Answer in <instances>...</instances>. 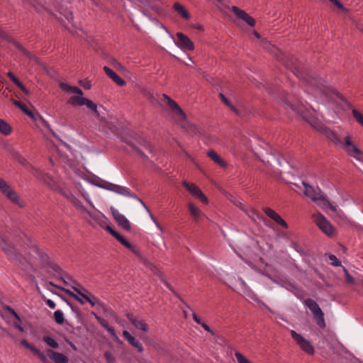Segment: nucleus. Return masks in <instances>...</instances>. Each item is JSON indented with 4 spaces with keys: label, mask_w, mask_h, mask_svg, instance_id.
<instances>
[{
    "label": "nucleus",
    "mask_w": 363,
    "mask_h": 363,
    "mask_svg": "<svg viewBox=\"0 0 363 363\" xmlns=\"http://www.w3.org/2000/svg\"><path fill=\"white\" fill-rule=\"evenodd\" d=\"M60 86L62 89L66 91H70L77 94L83 95L82 91L77 86H71L65 83H61Z\"/></svg>",
    "instance_id": "31"
},
{
    "label": "nucleus",
    "mask_w": 363,
    "mask_h": 363,
    "mask_svg": "<svg viewBox=\"0 0 363 363\" xmlns=\"http://www.w3.org/2000/svg\"><path fill=\"white\" fill-rule=\"evenodd\" d=\"M234 204L236 206L239 207L242 211H246V208H245V205L242 204L240 201L236 200L234 201Z\"/></svg>",
    "instance_id": "55"
},
{
    "label": "nucleus",
    "mask_w": 363,
    "mask_h": 363,
    "mask_svg": "<svg viewBox=\"0 0 363 363\" xmlns=\"http://www.w3.org/2000/svg\"><path fill=\"white\" fill-rule=\"evenodd\" d=\"M264 212L268 217H269L273 220H274V219H276L277 217L279 216V214L270 208H264Z\"/></svg>",
    "instance_id": "40"
},
{
    "label": "nucleus",
    "mask_w": 363,
    "mask_h": 363,
    "mask_svg": "<svg viewBox=\"0 0 363 363\" xmlns=\"http://www.w3.org/2000/svg\"><path fill=\"white\" fill-rule=\"evenodd\" d=\"M123 336L131 346L138 350V352H143L144 348L142 343L134 336L131 335L128 331L123 330Z\"/></svg>",
    "instance_id": "18"
},
{
    "label": "nucleus",
    "mask_w": 363,
    "mask_h": 363,
    "mask_svg": "<svg viewBox=\"0 0 363 363\" xmlns=\"http://www.w3.org/2000/svg\"><path fill=\"white\" fill-rule=\"evenodd\" d=\"M188 209L191 216L196 222L199 221L201 217L203 216L202 211L191 202L188 203Z\"/></svg>",
    "instance_id": "24"
},
{
    "label": "nucleus",
    "mask_w": 363,
    "mask_h": 363,
    "mask_svg": "<svg viewBox=\"0 0 363 363\" xmlns=\"http://www.w3.org/2000/svg\"><path fill=\"white\" fill-rule=\"evenodd\" d=\"M0 191L13 203L17 205L20 208H23L25 206L24 201L20 199L17 192L13 190L4 179L1 178H0Z\"/></svg>",
    "instance_id": "3"
},
{
    "label": "nucleus",
    "mask_w": 363,
    "mask_h": 363,
    "mask_svg": "<svg viewBox=\"0 0 363 363\" xmlns=\"http://www.w3.org/2000/svg\"><path fill=\"white\" fill-rule=\"evenodd\" d=\"M235 357L238 363H252L242 354L239 352L235 353Z\"/></svg>",
    "instance_id": "43"
},
{
    "label": "nucleus",
    "mask_w": 363,
    "mask_h": 363,
    "mask_svg": "<svg viewBox=\"0 0 363 363\" xmlns=\"http://www.w3.org/2000/svg\"><path fill=\"white\" fill-rule=\"evenodd\" d=\"M182 185L192 196L200 199L204 203H208L207 197L203 194L197 185L194 183H189L186 181H183Z\"/></svg>",
    "instance_id": "11"
},
{
    "label": "nucleus",
    "mask_w": 363,
    "mask_h": 363,
    "mask_svg": "<svg viewBox=\"0 0 363 363\" xmlns=\"http://www.w3.org/2000/svg\"><path fill=\"white\" fill-rule=\"evenodd\" d=\"M88 302L92 306H95L96 304H101V303L97 300V298L91 294H90V297H89V299H88Z\"/></svg>",
    "instance_id": "51"
},
{
    "label": "nucleus",
    "mask_w": 363,
    "mask_h": 363,
    "mask_svg": "<svg viewBox=\"0 0 363 363\" xmlns=\"http://www.w3.org/2000/svg\"><path fill=\"white\" fill-rule=\"evenodd\" d=\"M302 184L304 186L305 196L311 198L313 201H315L318 198H320V196L323 194L319 188L315 189L305 182H303Z\"/></svg>",
    "instance_id": "15"
},
{
    "label": "nucleus",
    "mask_w": 363,
    "mask_h": 363,
    "mask_svg": "<svg viewBox=\"0 0 363 363\" xmlns=\"http://www.w3.org/2000/svg\"><path fill=\"white\" fill-rule=\"evenodd\" d=\"M219 95H220V99L225 105H227L228 107H230L232 111H233L236 113H238V110L231 104L230 101L222 93H220Z\"/></svg>",
    "instance_id": "41"
},
{
    "label": "nucleus",
    "mask_w": 363,
    "mask_h": 363,
    "mask_svg": "<svg viewBox=\"0 0 363 363\" xmlns=\"http://www.w3.org/2000/svg\"><path fill=\"white\" fill-rule=\"evenodd\" d=\"M40 179H42L47 186L53 191H60V186L55 182V181L48 174L38 173L36 175Z\"/></svg>",
    "instance_id": "20"
},
{
    "label": "nucleus",
    "mask_w": 363,
    "mask_h": 363,
    "mask_svg": "<svg viewBox=\"0 0 363 363\" xmlns=\"http://www.w3.org/2000/svg\"><path fill=\"white\" fill-rule=\"evenodd\" d=\"M174 9L179 13L185 19H189L190 15L188 13V11L184 9V7L181 5L179 3H174L173 6Z\"/></svg>",
    "instance_id": "28"
},
{
    "label": "nucleus",
    "mask_w": 363,
    "mask_h": 363,
    "mask_svg": "<svg viewBox=\"0 0 363 363\" xmlns=\"http://www.w3.org/2000/svg\"><path fill=\"white\" fill-rule=\"evenodd\" d=\"M344 272L345 273V276H346V280L347 282H350V283H352L354 281V279L352 278V277L348 273L347 270L344 268Z\"/></svg>",
    "instance_id": "53"
},
{
    "label": "nucleus",
    "mask_w": 363,
    "mask_h": 363,
    "mask_svg": "<svg viewBox=\"0 0 363 363\" xmlns=\"http://www.w3.org/2000/svg\"><path fill=\"white\" fill-rule=\"evenodd\" d=\"M104 357L107 363H115L116 358L111 352L106 351L104 353Z\"/></svg>",
    "instance_id": "45"
},
{
    "label": "nucleus",
    "mask_w": 363,
    "mask_h": 363,
    "mask_svg": "<svg viewBox=\"0 0 363 363\" xmlns=\"http://www.w3.org/2000/svg\"><path fill=\"white\" fill-rule=\"evenodd\" d=\"M106 230L118 241L121 237L122 236L115 230H113L111 227L107 226Z\"/></svg>",
    "instance_id": "48"
},
{
    "label": "nucleus",
    "mask_w": 363,
    "mask_h": 363,
    "mask_svg": "<svg viewBox=\"0 0 363 363\" xmlns=\"http://www.w3.org/2000/svg\"><path fill=\"white\" fill-rule=\"evenodd\" d=\"M164 101L169 105L170 108L178 115L182 119H185L186 114L182 110V108L179 106V105L173 101L170 97L167 96L166 94L163 95Z\"/></svg>",
    "instance_id": "19"
},
{
    "label": "nucleus",
    "mask_w": 363,
    "mask_h": 363,
    "mask_svg": "<svg viewBox=\"0 0 363 363\" xmlns=\"http://www.w3.org/2000/svg\"><path fill=\"white\" fill-rule=\"evenodd\" d=\"M230 11L236 16L237 18L246 22L250 26L254 27L255 26V20L245 11L235 6H232Z\"/></svg>",
    "instance_id": "12"
},
{
    "label": "nucleus",
    "mask_w": 363,
    "mask_h": 363,
    "mask_svg": "<svg viewBox=\"0 0 363 363\" xmlns=\"http://www.w3.org/2000/svg\"><path fill=\"white\" fill-rule=\"evenodd\" d=\"M0 247L7 255L9 259L16 264L21 263V255L17 254L16 249L13 245L0 235Z\"/></svg>",
    "instance_id": "8"
},
{
    "label": "nucleus",
    "mask_w": 363,
    "mask_h": 363,
    "mask_svg": "<svg viewBox=\"0 0 363 363\" xmlns=\"http://www.w3.org/2000/svg\"><path fill=\"white\" fill-rule=\"evenodd\" d=\"M313 219L317 226L328 236L333 237L335 235V228L323 214L320 213L313 214Z\"/></svg>",
    "instance_id": "4"
},
{
    "label": "nucleus",
    "mask_w": 363,
    "mask_h": 363,
    "mask_svg": "<svg viewBox=\"0 0 363 363\" xmlns=\"http://www.w3.org/2000/svg\"><path fill=\"white\" fill-rule=\"evenodd\" d=\"M67 279H69L72 281V284H71V286L77 294H78V291H83L86 292V290L85 289H84L79 283H77L73 280H71L69 277H67Z\"/></svg>",
    "instance_id": "42"
},
{
    "label": "nucleus",
    "mask_w": 363,
    "mask_h": 363,
    "mask_svg": "<svg viewBox=\"0 0 363 363\" xmlns=\"http://www.w3.org/2000/svg\"><path fill=\"white\" fill-rule=\"evenodd\" d=\"M78 294L82 296L84 299H85L86 301H88V299H89L90 294L87 291H78Z\"/></svg>",
    "instance_id": "52"
},
{
    "label": "nucleus",
    "mask_w": 363,
    "mask_h": 363,
    "mask_svg": "<svg viewBox=\"0 0 363 363\" xmlns=\"http://www.w3.org/2000/svg\"><path fill=\"white\" fill-rule=\"evenodd\" d=\"M238 281L240 283V288H241V290L245 294H250L252 293V291H250V289L248 288V286H247L246 283L245 282V281L242 279V278H239L238 279Z\"/></svg>",
    "instance_id": "38"
},
{
    "label": "nucleus",
    "mask_w": 363,
    "mask_h": 363,
    "mask_svg": "<svg viewBox=\"0 0 363 363\" xmlns=\"http://www.w3.org/2000/svg\"><path fill=\"white\" fill-rule=\"evenodd\" d=\"M15 84L18 87H19L21 89L22 91L25 92L26 94H28V91H27V89H26L24 85L20 81H18V82L16 83Z\"/></svg>",
    "instance_id": "56"
},
{
    "label": "nucleus",
    "mask_w": 363,
    "mask_h": 363,
    "mask_svg": "<svg viewBox=\"0 0 363 363\" xmlns=\"http://www.w3.org/2000/svg\"><path fill=\"white\" fill-rule=\"evenodd\" d=\"M54 318L57 324L62 325L64 323V314L60 310H57L54 312Z\"/></svg>",
    "instance_id": "35"
},
{
    "label": "nucleus",
    "mask_w": 363,
    "mask_h": 363,
    "mask_svg": "<svg viewBox=\"0 0 363 363\" xmlns=\"http://www.w3.org/2000/svg\"><path fill=\"white\" fill-rule=\"evenodd\" d=\"M111 213L116 221L118 224L123 228L125 230H129L130 228V224L129 220L118 210L116 208H111Z\"/></svg>",
    "instance_id": "14"
},
{
    "label": "nucleus",
    "mask_w": 363,
    "mask_h": 363,
    "mask_svg": "<svg viewBox=\"0 0 363 363\" xmlns=\"http://www.w3.org/2000/svg\"><path fill=\"white\" fill-rule=\"evenodd\" d=\"M70 201L78 209H79L82 213L86 214V219L89 221V223L91 225H99L101 226L103 225V219L104 218L102 213L99 211L96 212H90L88 211L74 196H72Z\"/></svg>",
    "instance_id": "2"
},
{
    "label": "nucleus",
    "mask_w": 363,
    "mask_h": 363,
    "mask_svg": "<svg viewBox=\"0 0 363 363\" xmlns=\"http://www.w3.org/2000/svg\"><path fill=\"white\" fill-rule=\"evenodd\" d=\"M177 45L180 48L184 50H193L194 49L193 42L186 35L182 33H177Z\"/></svg>",
    "instance_id": "13"
},
{
    "label": "nucleus",
    "mask_w": 363,
    "mask_h": 363,
    "mask_svg": "<svg viewBox=\"0 0 363 363\" xmlns=\"http://www.w3.org/2000/svg\"><path fill=\"white\" fill-rule=\"evenodd\" d=\"M21 343L23 346L26 347L27 349L30 350L32 352H33L34 349H35L36 347L30 345L26 340L23 339L21 341Z\"/></svg>",
    "instance_id": "50"
},
{
    "label": "nucleus",
    "mask_w": 363,
    "mask_h": 363,
    "mask_svg": "<svg viewBox=\"0 0 363 363\" xmlns=\"http://www.w3.org/2000/svg\"><path fill=\"white\" fill-rule=\"evenodd\" d=\"M352 113L355 120L363 127V115L356 109H353Z\"/></svg>",
    "instance_id": "39"
},
{
    "label": "nucleus",
    "mask_w": 363,
    "mask_h": 363,
    "mask_svg": "<svg viewBox=\"0 0 363 363\" xmlns=\"http://www.w3.org/2000/svg\"><path fill=\"white\" fill-rule=\"evenodd\" d=\"M102 187L106 190L115 192L118 194H120V195H122V196H124L126 197H130V198L135 199L139 201L143 206H145V204L142 201V200H140L136 196L135 194L133 193L130 190V189H128L125 186H120L118 184H114L107 182L104 186H102Z\"/></svg>",
    "instance_id": "7"
},
{
    "label": "nucleus",
    "mask_w": 363,
    "mask_h": 363,
    "mask_svg": "<svg viewBox=\"0 0 363 363\" xmlns=\"http://www.w3.org/2000/svg\"><path fill=\"white\" fill-rule=\"evenodd\" d=\"M48 357L55 363H69L68 357L62 353L54 351L52 349L46 350Z\"/></svg>",
    "instance_id": "16"
},
{
    "label": "nucleus",
    "mask_w": 363,
    "mask_h": 363,
    "mask_svg": "<svg viewBox=\"0 0 363 363\" xmlns=\"http://www.w3.org/2000/svg\"><path fill=\"white\" fill-rule=\"evenodd\" d=\"M245 213L252 219L255 220V217H257V213L254 208H250V210H247L246 208V211H245Z\"/></svg>",
    "instance_id": "49"
},
{
    "label": "nucleus",
    "mask_w": 363,
    "mask_h": 363,
    "mask_svg": "<svg viewBox=\"0 0 363 363\" xmlns=\"http://www.w3.org/2000/svg\"><path fill=\"white\" fill-rule=\"evenodd\" d=\"M128 144L131 146L138 152V155H140L141 157H145L144 153L141 152L138 148H137L132 143H128Z\"/></svg>",
    "instance_id": "60"
},
{
    "label": "nucleus",
    "mask_w": 363,
    "mask_h": 363,
    "mask_svg": "<svg viewBox=\"0 0 363 363\" xmlns=\"http://www.w3.org/2000/svg\"><path fill=\"white\" fill-rule=\"evenodd\" d=\"M15 84L18 87H19L21 89L22 91L25 92L26 94H28V91H27V89H26L24 85L20 81H18V82L16 83Z\"/></svg>",
    "instance_id": "57"
},
{
    "label": "nucleus",
    "mask_w": 363,
    "mask_h": 363,
    "mask_svg": "<svg viewBox=\"0 0 363 363\" xmlns=\"http://www.w3.org/2000/svg\"><path fill=\"white\" fill-rule=\"evenodd\" d=\"M83 95L77 94V96H73L69 98V103L73 106H83L86 98L82 96Z\"/></svg>",
    "instance_id": "29"
},
{
    "label": "nucleus",
    "mask_w": 363,
    "mask_h": 363,
    "mask_svg": "<svg viewBox=\"0 0 363 363\" xmlns=\"http://www.w3.org/2000/svg\"><path fill=\"white\" fill-rule=\"evenodd\" d=\"M8 76L14 84L18 82L19 79L12 72H8Z\"/></svg>",
    "instance_id": "61"
},
{
    "label": "nucleus",
    "mask_w": 363,
    "mask_h": 363,
    "mask_svg": "<svg viewBox=\"0 0 363 363\" xmlns=\"http://www.w3.org/2000/svg\"><path fill=\"white\" fill-rule=\"evenodd\" d=\"M201 325L202 326V328L207 332L210 333L211 334L213 335L214 333L213 331L210 328V327L206 324L205 323H202L201 324Z\"/></svg>",
    "instance_id": "59"
},
{
    "label": "nucleus",
    "mask_w": 363,
    "mask_h": 363,
    "mask_svg": "<svg viewBox=\"0 0 363 363\" xmlns=\"http://www.w3.org/2000/svg\"><path fill=\"white\" fill-rule=\"evenodd\" d=\"M291 247H293L296 251L298 252L301 253L302 250L301 249V247L296 242H292L291 244Z\"/></svg>",
    "instance_id": "62"
},
{
    "label": "nucleus",
    "mask_w": 363,
    "mask_h": 363,
    "mask_svg": "<svg viewBox=\"0 0 363 363\" xmlns=\"http://www.w3.org/2000/svg\"><path fill=\"white\" fill-rule=\"evenodd\" d=\"M84 105L86 106L88 108H89L92 111H94L95 113H96L97 116H99V114L97 113V105L96 104H94L91 100L86 98L84 100Z\"/></svg>",
    "instance_id": "37"
},
{
    "label": "nucleus",
    "mask_w": 363,
    "mask_h": 363,
    "mask_svg": "<svg viewBox=\"0 0 363 363\" xmlns=\"http://www.w3.org/2000/svg\"><path fill=\"white\" fill-rule=\"evenodd\" d=\"M13 104L19 108H21L26 114L34 118L33 113L28 109V108L25 104H22L21 101L17 100H13Z\"/></svg>",
    "instance_id": "32"
},
{
    "label": "nucleus",
    "mask_w": 363,
    "mask_h": 363,
    "mask_svg": "<svg viewBox=\"0 0 363 363\" xmlns=\"http://www.w3.org/2000/svg\"><path fill=\"white\" fill-rule=\"evenodd\" d=\"M104 328L106 330V331L118 342L120 341L118 337L117 336L114 329L108 325H104Z\"/></svg>",
    "instance_id": "44"
},
{
    "label": "nucleus",
    "mask_w": 363,
    "mask_h": 363,
    "mask_svg": "<svg viewBox=\"0 0 363 363\" xmlns=\"http://www.w3.org/2000/svg\"><path fill=\"white\" fill-rule=\"evenodd\" d=\"M17 160H18V162L23 166H26L28 164V162L26 161V160L23 157H18Z\"/></svg>",
    "instance_id": "64"
},
{
    "label": "nucleus",
    "mask_w": 363,
    "mask_h": 363,
    "mask_svg": "<svg viewBox=\"0 0 363 363\" xmlns=\"http://www.w3.org/2000/svg\"><path fill=\"white\" fill-rule=\"evenodd\" d=\"M315 202H316V203L327 213H328V211H330L333 213L334 216L339 217L342 220L345 218L343 212L338 208L337 206L333 205L328 199H326L323 194Z\"/></svg>",
    "instance_id": "6"
},
{
    "label": "nucleus",
    "mask_w": 363,
    "mask_h": 363,
    "mask_svg": "<svg viewBox=\"0 0 363 363\" xmlns=\"http://www.w3.org/2000/svg\"><path fill=\"white\" fill-rule=\"evenodd\" d=\"M207 155L219 166L222 167H225L227 166L226 162L214 150H209Z\"/></svg>",
    "instance_id": "26"
},
{
    "label": "nucleus",
    "mask_w": 363,
    "mask_h": 363,
    "mask_svg": "<svg viewBox=\"0 0 363 363\" xmlns=\"http://www.w3.org/2000/svg\"><path fill=\"white\" fill-rule=\"evenodd\" d=\"M290 333L291 337L294 340V341L297 343V345L301 347V349L307 353L308 354H313L314 348L311 343L305 339L301 335L297 333L296 331L291 330H290Z\"/></svg>",
    "instance_id": "9"
},
{
    "label": "nucleus",
    "mask_w": 363,
    "mask_h": 363,
    "mask_svg": "<svg viewBox=\"0 0 363 363\" xmlns=\"http://www.w3.org/2000/svg\"><path fill=\"white\" fill-rule=\"evenodd\" d=\"M126 317L135 328L144 332H147L149 330L148 325L143 319L138 318L130 313H127Z\"/></svg>",
    "instance_id": "17"
},
{
    "label": "nucleus",
    "mask_w": 363,
    "mask_h": 363,
    "mask_svg": "<svg viewBox=\"0 0 363 363\" xmlns=\"http://www.w3.org/2000/svg\"><path fill=\"white\" fill-rule=\"evenodd\" d=\"M47 305L52 309H54L56 306L55 302L50 299H48L46 301Z\"/></svg>",
    "instance_id": "63"
},
{
    "label": "nucleus",
    "mask_w": 363,
    "mask_h": 363,
    "mask_svg": "<svg viewBox=\"0 0 363 363\" xmlns=\"http://www.w3.org/2000/svg\"><path fill=\"white\" fill-rule=\"evenodd\" d=\"M13 44L17 49H18L26 57L30 60L37 61V57L33 55L30 52L23 48L20 43L16 41H13Z\"/></svg>",
    "instance_id": "27"
},
{
    "label": "nucleus",
    "mask_w": 363,
    "mask_h": 363,
    "mask_svg": "<svg viewBox=\"0 0 363 363\" xmlns=\"http://www.w3.org/2000/svg\"><path fill=\"white\" fill-rule=\"evenodd\" d=\"M274 221L284 228H288V224L284 219L281 218V217L279 215V216L277 217L276 219H274Z\"/></svg>",
    "instance_id": "47"
},
{
    "label": "nucleus",
    "mask_w": 363,
    "mask_h": 363,
    "mask_svg": "<svg viewBox=\"0 0 363 363\" xmlns=\"http://www.w3.org/2000/svg\"><path fill=\"white\" fill-rule=\"evenodd\" d=\"M104 71L108 76V77L111 78L118 85L122 86L125 84V80H123L121 77H119L111 68L105 66L104 67Z\"/></svg>",
    "instance_id": "22"
},
{
    "label": "nucleus",
    "mask_w": 363,
    "mask_h": 363,
    "mask_svg": "<svg viewBox=\"0 0 363 363\" xmlns=\"http://www.w3.org/2000/svg\"><path fill=\"white\" fill-rule=\"evenodd\" d=\"M6 310L14 317L15 320L13 321L12 324L13 326L18 329L20 332H24V328L22 326V319L20 318V316L17 314V313L11 308L10 306H6Z\"/></svg>",
    "instance_id": "23"
},
{
    "label": "nucleus",
    "mask_w": 363,
    "mask_h": 363,
    "mask_svg": "<svg viewBox=\"0 0 363 363\" xmlns=\"http://www.w3.org/2000/svg\"><path fill=\"white\" fill-rule=\"evenodd\" d=\"M33 354H35L36 356H38L39 357V359L43 362V363H47L48 362V356L47 355V353L45 354L43 353V352H41L39 349H38L37 347H35V349H34L33 350Z\"/></svg>",
    "instance_id": "36"
},
{
    "label": "nucleus",
    "mask_w": 363,
    "mask_h": 363,
    "mask_svg": "<svg viewBox=\"0 0 363 363\" xmlns=\"http://www.w3.org/2000/svg\"><path fill=\"white\" fill-rule=\"evenodd\" d=\"M305 306L312 312L317 325L323 328L325 326L324 314L318 304L311 298H308L304 302Z\"/></svg>",
    "instance_id": "5"
},
{
    "label": "nucleus",
    "mask_w": 363,
    "mask_h": 363,
    "mask_svg": "<svg viewBox=\"0 0 363 363\" xmlns=\"http://www.w3.org/2000/svg\"><path fill=\"white\" fill-rule=\"evenodd\" d=\"M344 148L350 156L363 163V152L353 144L349 135L345 138Z\"/></svg>",
    "instance_id": "10"
},
{
    "label": "nucleus",
    "mask_w": 363,
    "mask_h": 363,
    "mask_svg": "<svg viewBox=\"0 0 363 363\" xmlns=\"http://www.w3.org/2000/svg\"><path fill=\"white\" fill-rule=\"evenodd\" d=\"M59 289H60L63 290L64 291H65L69 296H70L71 297L74 298V299L77 298V295L75 294L74 293H73L72 291H71L70 290L60 288V287H59Z\"/></svg>",
    "instance_id": "58"
},
{
    "label": "nucleus",
    "mask_w": 363,
    "mask_h": 363,
    "mask_svg": "<svg viewBox=\"0 0 363 363\" xmlns=\"http://www.w3.org/2000/svg\"><path fill=\"white\" fill-rule=\"evenodd\" d=\"M329 260L331 262V264L333 266H340L341 262L337 259L335 255H330L328 257Z\"/></svg>",
    "instance_id": "46"
},
{
    "label": "nucleus",
    "mask_w": 363,
    "mask_h": 363,
    "mask_svg": "<svg viewBox=\"0 0 363 363\" xmlns=\"http://www.w3.org/2000/svg\"><path fill=\"white\" fill-rule=\"evenodd\" d=\"M43 340L51 348L57 349L59 347V344L57 341L50 336H44Z\"/></svg>",
    "instance_id": "34"
},
{
    "label": "nucleus",
    "mask_w": 363,
    "mask_h": 363,
    "mask_svg": "<svg viewBox=\"0 0 363 363\" xmlns=\"http://www.w3.org/2000/svg\"><path fill=\"white\" fill-rule=\"evenodd\" d=\"M290 68L298 78L305 81L309 86L320 90L325 94H328L330 88L327 86L325 81L321 78L312 77L298 62L293 63Z\"/></svg>",
    "instance_id": "1"
},
{
    "label": "nucleus",
    "mask_w": 363,
    "mask_h": 363,
    "mask_svg": "<svg viewBox=\"0 0 363 363\" xmlns=\"http://www.w3.org/2000/svg\"><path fill=\"white\" fill-rule=\"evenodd\" d=\"M11 126L3 119H0V133L4 135H9L11 133Z\"/></svg>",
    "instance_id": "30"
},
{
    "label": "nucleus",
    "mask_w": 363,
    "mask_h": 363,
    "mask_svg": "<svg viewBox=\"0 0 363 363\" xmlns=\"http://www.w3.org/2000/svg\"><path fill=\"white\" fill-rule=\"evenodd\" d=\"M291 108L294 109L298 113H299L302 118L307 121L309 124H311L315 128H318V123L315 118L311 115V113H305L301 107L295 108L294 106H291Z\"/></svg>",
    "instance_id": "21"
},
{
    "label": "nucleus",
    "mask_w": 363,
    "mask_h": 363,
    "mask_svg": "<svg viewBox=\"0 0 363 363\" xmlns=\"http://www.w3.org/2000/svg\"><path fill=\"white\" fill-rule=\"evenodd\" d=\"M320 130L322 131L325 135V136L333 143L335 144H342L341 140L333 130L323 127H320Z\"/></svg>",
    "instance_id": "25"
},
{
    "label": "nucleus",
    "mask_w": 363,
    "mask_h": 363,
    "mask_svg": "<svg viewBox=\"0 0 363 363\" xmlns=\"http://www.w3.org/2000/svg\"><path fill=\"white\" fill-rule=\"evenodd\" d=\"M123 245L130 250L133 253L137 255H139V252L135 247L130 243L124 237L121 236L118 240Z\"/></svg>",
    "instance_id": "33"
},
{
    "label": "nucleus",
    "mask_w": 363,
    "mask_h": 363,
    "mask_svg": "<svg viewBox=\"0 0 363 363\" xmlns=\"http://www.w3.org/2000/svg\"><path fill=\"white\" fill-rule=\"evenodd\" d=\"M51 268L58 274H62V270L58 265L53 264H52Z\"/></svg>",
    "instance_id": "54"
}]
</instances>
